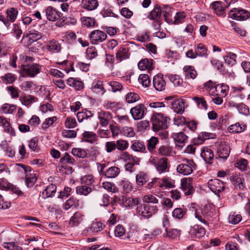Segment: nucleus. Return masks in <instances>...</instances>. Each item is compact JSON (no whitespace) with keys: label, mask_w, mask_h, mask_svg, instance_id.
Listing matches in <instances>:
<instances>
[{"label":"nucleus","mask_w":250,"mask_h":250,"mask_svg":"<svg viewBox=\"0 0 250 250\" xmlns=\"http://www.w3.org/2000/svg\"><path fill=\"white\" fill-rule=\"evenodd\" d=\"M196 168V164L192 159H184L182 163L177 167L178 173L184 175H188Z\"/></svg>","instance_id":"obj_1"},{"label":"nucleus","mask_w":250,"mask_h":250,"mask_svg":"<svg viewBox=\"0 0 250 250\" xmlns=\"http://www.w3.org/2000/svg\"><path fill=\"white\" fill-rule=\"evenodd\" d=\"M158 210L156 206L149 205H140L137 207L136 212L138 215L149 218L156 214Z\"/></svg>","instance_id":"obj_2"},{"label":"nucleus","mask_w":250,"mask_h":250,"mask_svg":"<svg viewBox=\"0 0 250 250\" xmlns=\"http://www.w3.org/2000/svg\"><path fill=\"white\" fill-rule=\"evenodd\" d=\"M152 122L153 130L155 132L167 127V118L161 114L154 115L152 118Z\"/></svg>","instance_id":"obj_3"},{"label":"nucleus","mask_w":250,"mask_h":250,"mask_svg":"<svg viewBox=\"0 0 250 250\" xmlns=\"http://www.w3.org/2000/svg\"><path fill=\"white\" fill-rule=\"evenodd\" d=\"M90 42L92 44H99L107 38L106 33L100 30H94L89 35Z\"/></svg>","instance_id":"obj_4"},{"label":"nucleus","mask_w":250,"mask_h":250,"mask_svg":"<svg viewBox=\"0 0 250 250\" xmlns=\"http://www.w3.org/2000/svg\"><path fill=\"white\" fill-rule=\"evenodd\" d=\"M23 74L30 77H34L40 73L41 68L37 63L21 65Z\"/></svg>","instance_id":"obj_5"},{"label":"nucleus","mask_w":250,"mask_h":250,"mask_svg":"<svg viewBox=\"0 0 250 250\" xmlns=\"http://www.w3.org/2000/svg\"><path fill=\"white\" fill-rule=\"evenodd\" d=\"M250 16V13L249 11L240 8H233L229 13V18L237 21L247 20Z\"/></svg>","instance_id":"obj_6"},{"label":"nucleus","mask_w":250,"mask_h":250,"mask_svg":"<svg viewBox=\"0 0 250 250\" xmlns=\"http://www.w3.org/2000/svg\"><path fill=\"white\" fill-rule=\"evenodd\" d=\"M209 188L218 197L219 193L224 190L225 188L224 183L217 179H210L208 183Z\"/></svg>","instance_id":"obj_7"},{"label":"nucleus","mask_w":250,"mask_h":250,"mask_svg":"<svg viewBox=\"0 0 250 250\" xmlns=\"http://www.w3.org/2000/svg\"><path fill=\"white\" fill-rule=\"evenodd\" d=\"M146 110L145 105L140 104L131 108L130 112L135 120L142 119L144 117L145 112Z\"/></svg>","instance_id":"obj_8"},{"label":"nucleus","mask_w":250,"mask_h":250,"mask_svg":"<svg viewBox=\"0 0 250 250\" xmlns=\"http://www.w3.org/2000/svg\"><path fill=\"white\" fill-rule=\"evenodd\" d=\"M192 179L190 178H184L181 180V188L186 195L192 194L194 189L192 186Z\"/></svg>","instance_id":"obj_9"},{"label":"nucleus","mask_w":250,"mask_h":250,"mask_svg":"<svg viewBox=\"0 0 250 250\" xmlns=\"http://www.w3.org/2000/svg\"><path fill=\"white\" fill-rule=\"evenodd\" d=\"M153 84L155 89L159 91L165 90L166 86V82L164 79L163 76L158 74L153 78Z\"/></svg>","instance_id":"obj_10"},{"label":"nucleus","mask_w":250,"mask_h":250,"mask_svg":"<svg viewBox=\"0 0 250 250\" xmlns=\"http://www.w3.org/2000/svg\"><path fill=\"white\" fill-rule=\"evenodd\" d=\"M230 180L236 189L242 190L245 188L244 179L240 174H233L230 177Z\"/></svg>","instance_id":"obj_11"},{"label":"nucleus","mask_w":250,"mask_h":250,"mask_svg":"<svg viewBox=\"0 0 250 250\" xmlns=\"http://www.w3.org/2000/svg\"><path fill=\"white\" fill-rule=\"evenodd\" d=\"M98 117L100 121V124L102 126H107L112 119L111 114L109 112L101 110L98 112Z\"/></svg>","instance_id":"obj_12"},{"label":"nucleus","mask_w":250,"mask_h":250,"mask_svg":"<svg viewBox=\"0 0 250 250\" xmlns=\"http://www.w3.org/2000/svg\"><path fill=\"white\" fill-rule=\"evenodd\" d=\"M230 148L228 144L225 142L221 143L217 149V155L219 158L226 159L229 156Z\"/></svg>","instance_id":"obj_13"},{"label":"nucleus","mask_w":250,"mask_h":250,"mask_svg":"<svg viewBox=\"0 0 250 250\" xmlns=\"http://www.w3.org/2000/svg\"><path fill=\"white\" fill-rule=\"evenodd\" d=\"M185 100L183 99L175 100L171 103V108L175 112L182 114L185 108Z\"/></svg>","instance_id":"obj_14"},{"label":"nucleus","mask_w":250,"mask_h":250,"mask_svg":"<svg viewBox=\"0 0 250 250\" xmlns=\"http://www.w3.org/2000/svg\"><path fill=\"white\" fill-rule=\"evenodd\" d=\"M46 18L50 21H55L60 17L61 13L52 6H48L45 10Z\"/></svg>","instance_id":"obj_15"},{"label":"nucleus","mask_w":250,"mask_h":250,"mask_svg":"<svg viewBox=\"0 0 250 250\" xmlns=\"http://www.w3.org/2000/svg\"><path fill=\"white\" fill-rule=\"evenodd\" d=\"M189 233L192 237L199 238L205 235L206 231L204 228L199 225H195L191 227Z\"/></svg>","instance_id":"obj_16"},{"label":"nucleus","mask_w":250,"mask_h":250,"mask_svg":"<svg viewBox=\"0 0 250 250\" xmlns=\"http://www.w3.org/2000/svg\"><path fill=\"white\" fill-rule=\"evenodd\" d=\"M104 227V225L101 222H96L91 224L90 227L86 228L83 231L85 234H90L92 232H97L101 231Z\"/></svg>","instance_id":"obj_17"},{"label":"nucleus","mask_w":250,"mask_h":250,"mask_svg":"<svg viewBox=\"0 0 250 250\" xmlns=\"http://www.w3.org/2000/svg\"><path fill=\"white\" fill-rule=\"evenodd\" d=\"M120 172V169L118 167L112 166L106 169L103 176L108 179L115 178L118 176Z\"/></svg>","instance_id":"obj_18"},{"label":"nucleus","mask_w":250,"mask_h":250,"mask_svg":"<svg viewBox=\"0 0 250 250\" xmlns=\"http://www.w3.org/2000/svg\"><path fill=\"white\" fill-rule=\"evenodd\" d=\"M211 6L218 16H225V5L223 2L220 1H214L212 3Z\"/></svg>","instance_id":"obj_19"},{"label":"nucleus","mask_w":250,"mask_h":250,"mask_svg":"<svg viewBox=\"0 0 250 250\" xmlns=\"http://www.w3.org/2000/svg\"><path fill=\"white\" fill-rule=\"evenodd\" d=\"M0 125L3 126L4 131L5 132L9 133L12 136H15L16 135L15 131L10 126V123L4 117L0 116Z\"/></svg>","instance_id":"obj_20"},{"label":"nucleus","mask_w":250,"mask_h":250,"mask_svg":"<svg viewBox=\"0 0 250 250\" xmlns=\"http://www.w3.org/2000/svg\"><path fill=\"white\" fill-rule=\"evenodd\" d=\"M138 68L142 70H152L153 69V60L144 59L141 60L138 64Z\"/></svg>","instance_id":"obj_21"},{"label":"nucleus","mask_w":250,"mask_h":250,"mask_svg":"<svg viewBox=\"0 0 250 250\" xmlns=\"http://www.w3.org/2000/svg\"><path fill=\"white\" fill-rule=\"evenodd\" d=\"M82 139L83 141L93 144L97 142L98 137L96 134L91 131H84L82 134Z\"/></svg>","instance_id":"obj_22"},{"label":"nucleus","mask_w":250,"mask_h":250,"mask_svg":"<svg viewBox=\"0 0 250 250\" xmlns=\"http://www.w3.org/2000/svg\"><path fill=\"white\" fill-rule=\"evenodd\" d=\"M56 186L53 184H50L47 186L42 191V197L43 199H46L53 196L56 192Z\"/></svg>","instance_id":"obj_23"},{"label":"nucleus","mask_w":250,"mask_h":250,"mask_svg":"<svg viewBox=\"0 0 250 250\" xmlns=\"http://www.w3.org/2000/svg\"><path fill=\"white\" fill-rule=\"evenodd\" d=\"M82 5L85 9L93 10L97 8L99 4L96 0H82Z\"/></svg>","instance_id":"obj_24"},{"label":"nucleus","mask_w":250,"mask_h":250,"mask_svg":"<svg viewBox=\"0 0 250 250\" xmlns=\"http://www.w3.org/2000/svg\"><path fill=\"white\" fill-rule=\"evenodd\" d=\"M66 83L69 86L73 87L77 90H81L83 87V83L82 81L72 77L69 78L66 80Z\"/></svg>","instance_id":"obj_25"},{"label":"nucleus","mask_w":250,"mask_h":250,"mask_svg":"<svg viewBox=\"0 0 250 250\" xmlns=\"http://www.w3.org/2000/svg\"><path fill=\"white\" fill-rule=\"evenodd\" d=\"M171 137L175 142L184 144L186 142L188 137L183 132H174L171 134Z\"/></svg>","instance_id":"obj_26"},{"label":"nucleus","mask_w":250,"mask_h":250,"mask_svg":"<svg viewBox=\"0 0 250 250\" xmlns=\"http://www.w3.org/2000/svg\"><path fill=\"white\" fill-rule=\"evenodd\" d=\"M121 158L125 162L128 163H133L135 165H138L140 162V159L136 156L129 154L126 151L124 152L121 155Z\"/></svg>","instance_id":"obj_27"},{"label":"nucleus","mask_w":250,"mask_h":250,"mask_svg":"<svg viewBox=\"0 0 250 250\" xmlns=\"http://www.w3.org/2000/svg\"><path fill=\"white\" fill-rule=\"evenodd\" d=\"M161 8L160 5H156L153 9L151 11L148 17L149 19L152 20H159L161 16Z\"/></svg>","instance_id":"obj_28"},{"label":"nucleus","mask_w":250,"mask_h":250,"mask_svg":"<svg viewBox=\"0 0 250 250\" xmlns=\"http://www.w3.org/2000/svg\"><path fill=\"white\" fill-rule=\"evenodd\" d=\"M48 50L53 53H57L60 52L62 47L61 44L56 41H50L47 45Z\"/></svg>","instance_id":"obj_29"},{"label":"nucleus","mask_w":250,"mask_h":250,"mask_svg":"<svg viewBox=\"0 0 250 250\" xmlns=\"http://www.w3.org/2000/svg\"><path fill=\"white\" fill-rule=\"evenodd\" d=\"M161 13L163 14L165 21L167 22H169V20L172 21L170 17L172 16L173 13L174 12V9L168 5H164L161 8Z\"/></svg>","instance_id":"obj_30"},{"label":"nucleus","mask_w":250,"mask_h":250,"mask_svg":"<svg viewBox=\"0 0 250 250\" xmlns=\"http://www.w3.org/2000/svg\"><path fill=\"white\" fill-rule=\"evenodd\" d=\"M183 71L184 75L187 79L191 78L194 79L196 76L197 72L192 66H185L183 68Z\"/></svg>","instance_id":"obj_31"},{"label":"nucleus","mask_w":250,"mask_h":250,"mask_svg":"<svg viewBox=\"0 0 250 250\" xmlns=\"http://www.w3.org/2000/svg\"><path fill=\"white\" fill-rule=\"evenodd\" d=\"M156 168L160 173L166 171L167 168V159L164 157L160 159L156 165Z\"/></svg>","instance_id":"obj_32"},{"label":"nucleus","mask_w":250,"mask_h":250,"mask_svg":"<svg viewBox=\"0 0 250 250\" xmlns=\"http://www.w3.org/2000/svg\"><path fill=\"white\" fill-rule=\"evenodd\" d=\"M246 128V125L237 123L230 125L229 127V130L230 133H239L243 132Z\"/></svg>","instance_id":"obj_33"},{"label":"nucleus","mask_w":250,"mask_h":250,"mask_svg":"<svg viewBox=\"0 0 250 250\" xmlns=\"http://www.w3.org/2000/svg\"><path fill=\"white\" fill-rule=\"evenodd\" d=\"M201 155L208 163H211V161L214 157L213 152L210 149L208 148L203 149L202 151Z\"/></svg>","instance_id":"obj_34"},{"label":"nucleus","mask_w":250,"mask_h":250,"mask_svg":"<svg viewBox=\"0 0 250 250\" xmlns=\"http://www.w3.org/2000/svg\"><path fill=\"white\" fill-rule=\"evenodd\" d=\"M148 181V177L146 174L140 171L136 176V182L138 186H142Z\"/></svg>","instance_id":"obj_35"},{"label":"nucleus","mask_w":250,"mask_h":250,"mask_svg":"<svg viewBox=\"0 0 250 250\" xmlns=\"http://www.w3.org/2000/svg\"><path fill=\"white\" fill-rule=\"evenodd\" d=\"M79 206V201L74 197L70 198L64 205L65 210H68L71 207L77 208Z\"/></svg>","instance_id":"obj_36"},{"label":"nucleus","mask_w":250,"mask_h":250,"mask_svg":"<svg viewBox=\"0 0 250 250\" xmlns=\"http://www.w3.org/2000/svg\"><path fill=\"white\" fill-rule=\"evenodd\" d=\"M93 116V114L90 111L85 110L77 113V117L79 122H82L85 120H88Z\"/></svg>","instance_id":"obj_37"},{"label":"nucleus","mask_w":250,"mask_h":250,"mask_svg":"<svg viewBox=\"0 0 250 250\" xmlns=\"http://www.w3.org/2000/svg\"><path fill=\"white\" fill-rule=\"evenodd\" d=\"M129 58V53L127 50L125 48H120L116 53V58L120 61Z\"/></svg>","instance_id":"obj_38"},{"label":"nucleus","mask_w":250,"mask_h":250,"mask_svg":"<svg viewBox=\"0 0 250 250\" xmlns=\"http://www.w3.org/2000/svg\"><path fill=\"white\" fill-rule=\"evenodd\" d=\"M195 51L196 52V55L199 57H207L208 55V49L202 43H199L197 45L195 48Z\"/></svg>","instance_id":"obj_39"},{"label":"nucleus","mask_w":250,"mask_h":250,"mask_svg":"<svg viewBox=\"0 0 250 250\" xmlns=\"http://www.w3.org/2000/svg\"><path fill=\"white\" fill-rule=\"evenodd\" d=\"M83 215L80 212H76L71 217L70 223L74 226H77L83 220Z\"/></svg>","instance_id":"obj_40"},{"label":"nucleus","mask_w":250,"mask_h":250,"mask_svg":"<svg viewBox=\"0 0 250 250\" xmlns=\"http://www.w3.org/2000/svg\"><path fill=\"white\" fill-rule=\"evenodd\" d=\"M158 153L164 156L172 155V148L167 145L161 146L158 149Z\"/></svg>","instance_id":"obj_41"},{"label":"nucleus","mask_w":250,"mask_h":250,"mask_svg":"<svg viewBox=\"0 0 250 250\" xmlns=\"http://www.w3.org/2000/svg\"><path fill=\"white\" fill-rule=\"evenodd\" d=\"M166 236L172 239H176L181 235V230L178 229H166Z\"/></svg>","instance_id":"obj_42"},{"label":"nucleus","mask_w":250,"mask_h":250,"mask_svg":"<svg viewBox=\"0 0 250 250\" xmlns=\"http://www.w3.org/2000/svg\"><path fill=\"white\" fill-rule=\"evenodd\" d=\"M140 96L134 92H128L125 96V101L128 103H135L140 99Z\"/></svg>","instance_id":"obj_43"},{"label":"nucleus","mask_w":250,"mask_h":250,"mask_svg":"<svg viewBox=\"0 0 250 250\" xmlns=\"http://www.w3.org/2000/svg\"><path fill=\"white\" fill-rule=\"evenodd\" d=\"M214 89L216 92V93H215L216 95L224 97L227 95L228 87L227 85L218 84L214 87Z\"/></svg>","instance_id":"obj_44"},{"label":"nucleus","mask_w":250,"mask_h":250,"mask_svg":"<svg viewBox=\"0 0 250 250\" xmlns=\"http://www.w3.org/2000/svg\"><path fill=\"white\" fill-rule=\"evenodd\" d=\"M103 105L106 109L113 111H117L120 108V104L115 102L106 101Z\"/></svg>","instance_id":"obj_45"},{"label":"nucleus","mask_w":250,"mask_h":250,"mask_svg":"<svg viewBox=\"0 0 250 250\" xmlns=\"http://www.w3.org/2000/svg\"><path fill=\"white\" fill-rule=\"evenodd\" d=\"M138 81L140 83L145 87H148L151 83V81L149 78V76L147 74H141L139 75L138 78Z\"/></svg>","instance_id":"obj_46"},{"label":"nucleus","mask_w":250,"mask_h":250,"mask_svg":"<svg viewBox=\"0 0 250 250\" xmlns=\"http://www.w3.org/2000/svg\"><path fill=\"white\" fill-rule=\"evenodd\" d=\"M173 183L171 182V180L169 178H158V187L160 188L165 187L166 188H171L173 187Z\"/></svg>","instance_id":"obj_47"},{"label":"nucleus","mask_w":250,"mask_h":250,"mask_svg":"<svg viewBox=\"0 0 250 250\" xmlns=\"http://www.w3.org/2000/svg\"><path fill=\"white\" fill-rule=\"evenodd\" d=\"M192 100L199 108L207 109L208 105L206 100L203 97H194L192 98Z\"/></svg>","instance_id":"obj_48"},{"label":"nucleus","mask_w":250,"mask_h":250,"mask_svg":"<svg viewBox=\"0 0 250 250\" xmlns=\"http://www.w3.org/2000/svg\"><path fill=\"white\" fill-rule=\"evenodd\" d=\"M91 191V188L87 186L83 185L76 188V192L80 195L86 196L90 193Z\"/></svg>","instance_id":"obj_49"},{"label":"nucleus","mask_w":250,"mask_h":250,"mask_svg":"<svg viewBox=\"0 0 250 250\" xmlns=\"http://www.w3.org/2000/svg\"><path fill=\"white\" fill-rule=\"evenodd\" d=\"M186 213V209L182 208H176L172 213V216L176 219H181Z\"/></svg>","instance_id":"obj_50"},{"label":"nucleus","mask_w":250,"mask_h":250,"mask_svg":"<svg viewBox=\"0 0 250 250\" xmlns=\"http://www.w3.org/2000/svg\"><path fill=\"white\" fill-rule=\"evenodd\" d=\"M72 154L79 158H84L87 156V152L84 149L80 148H73L71 151Z\"/></svg>","instance_id":"obj_51"},{"label":"nucleus","mask_w":250,"mask_h":250,"mask_svg":"<svg viewBox=\"0 0 250 250\" xmlns=\"http://www.w3.org/2000/svg\"><path fill=\"white\" fill-rule=\"evenodd\" d=\"M131 148L132 150L137 152H144L146 150L145 145L140 142H135L132 144Z\"/></svg>","instance_id":"obj_52"},{"label":"nucleus","mask_w":250,"mask_h":250,"mask_svg":"<svg viewBox=\"0 0 250 250\" xmlns=\"http://www.w3.org/2000/svg\"><path fill=\"white\" fill-rule=\"evenodd\" d=\"M102 187L105 189L112 193H115L118 191V189L115 184L109 182H103L102 184Z\"/></svg>","instance_id":"obj_53"},{"label":"nucleus","mask_w":250,"mask_h":250,"mask_svg":"<svg viewBox=\"0 0 250 250\" xmlns=\"http://www.w3.org/2000/svg\"><path fill=\"white\" fill-rule=\"evenodd\" d=\"M116 148L120 151H124L126 149L128 146L129 144L128 142L126 140L120 139L117 140L116 142Z\"/></svg>","instance_id":"obj_54"},{"label":"nucleus","mask_w":250,"mask_h":250,"mask_svg":"<svg viewBox=\"0 0 250 250\" xmlns=\"http://www.w3.org/2000/svg\"><path fill=\"white\" fill-rule=\"evenodd\" d=\"M16 167L18 170L21 172L24 171L26 175H30L33 174L31 173L33 170L29 166H25L21 164H17Z\"/></svg>","instance_id":"obj_55"},{"label":"nucleus","mask_w":250,"mask_h":250,"mask_svg":"<svg viewBox=\"0 0 250 250\" xmlns=\"http://www.w3.org/2000/svg\"><path fill=\"white\" fill-rule=\"evenodd\" d=\"M18 11L14 8H10L7 10V18L8 21L13 22L16 19Z\"/></svg>","instance_id":"obj_56"},{"label":"nucleus","mask_w":250,"mask_h":250,"mask_svg":"<svg viewBox=\"0 0 250 250\" xmlns=\"http://www.w3.org/2000/svg\"><path fill=\"white\" fill-rule=\"evenodd\" d=\"M120 186L125 192H129L133 188L132 184L127 180H123L120 183Z\"/></svg>","instance_id":"obj_57"},{"label":"nucleus","mask_w":250,"mask_h":250,"mask_svg":"<svg viewBox=\"0 0 250 250\" xmlns=\"http://www.w3.org/2000/svg\"><path fill=\"white\" fill-rule=\"evenodd\" d=\"M66 128H73L77 126V123L75 118L72 117H67L64 122Z\"/></svg>","instance_id":"obj_58"},{"label":"nucleus","mask_w":250,"mask_h":250,"mask_svg":"<svg viewBox=\"0 0 250 250\" xmlns=\"http://www.w3.org/2000/svg\"><path fill=\"white\" fill-rule=\"evenodd\" d=\"M1 109L5 114H11L16 110V106L14 104H5L2 105Z\"/></svg>","instance_id":"obj_59"},{"label":"nucleus","mask_w":250,"mask_h":250,"mask_svg":"<svg viewBox=\"0 0 250 250\" xmlns=\"http://www.w3.org/2000/svg\"><path fill=\"white\" fill-rule=\"evenodd\" d=\"M25 182L27 186L28 187H32L36 183L37 180V177L36 174H31L30 175L26 174L25 175Z\"/></svg>","instance_id":"obj_60"},{"label":"nucleus","mask_w":250,"mask_h":250,"mask_svg":"<svg viewBox=\"0 0 250 250\" xmlns=\"http://www.w3.org/2000/svg\"><path fill=\"white\" fill-rule=\"evenodd\" d=\"M169 79L176 86H181L183 83L182 79L179 76L176 74L171 75L169 77Z\"/></svg>","instance_id":"obj_61"},{"label":"nucleus","mask_w":250,"mask_h":250,"mask_svg":"<svg viewBox=\"0 0 250 250\" xmlns=\"http://www.w3.org/2000/svg\"><path fill=\"white\" fill-rule=\"evenodd\" d=\"M121 131L122 134L127 137H133L135 135V132L131 127L124 126Z\"/></svg>","instance_id":"obj_62"},{"label":"nucleus","mask_w":250,"mask_h":250,"mask_svg":"<svg viewBox=\"0 0 250 250\" xmlns=\"http://www.w3.org/2000/svg\"><path fill=\"white\" fill-rule=\"evenodd\" d=\"M242 219V217L239 214L230 213L228 217V221L229 223L235 225L238 224Z\"/></svg>","instance_id":"obj_63"},{"label":"nucleus","mask_w":250,"mask_h":250,"mask_svg":"<svg viewBox=\"0 0 250 250\" xmlns=\"http://www.w3.org/2000/svg\"><path fill=\"white\" fill-rule=\"evenodd\" d=\"M28 35L29 40L31 41L32 42H34L38 40H40L42 37L41 33L35 30L29 31Z\"/></svg>","instance_id":"obj_64"}]
</instances>
